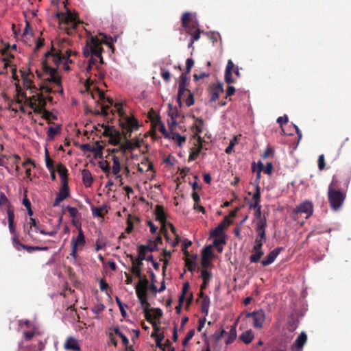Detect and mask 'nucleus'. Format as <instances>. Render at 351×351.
I'll return each mask as SVG.
<instances>
[{
  "label": "nucleus",
  "mask_w": 351,
  "mask_h": 351,
  "mask_svg": "<svg viewBox=\"0 0 351 351\" xmlns=\"http://www.w3.org/2000/svg\"><path fill=\"white\" fill-rule=\"evenodd\" d=\"M306 341V334L304 332H302L295 339L294 343L292 345V350L293 351H302Z\"/></svg>",
  "instance_id": "21"
},
{
  "label": "nucleus",
  "mask_w": 351,
  "mask_h": 351,
  "mask_svg": "<svg viewBox=\"0 0 351 351\" xmlns=\"http://www.w3.org/2000/svg\"><path fill=\"white\" fill-rule=\"evenodd\" d=\"M99 167L108 176L110 171V166L109 162L107 160H101L98 162Z\"/></svg>",
  "instance_id": "41"
},
{
  "label": "nucleus",
  "mask_w": 351,
  "mask_h": 351,
  "mask_svg": "<svg viewBox=\"0 0 351 351\" xmlns=\"http://www.w3.org/2000/svg\"><path fill=\"white\" fill-rule=\"evenodd\" d=\"M45 162L46 167L49 170L54 169L53 160L50 158L47 149L45 151Z\"/></svg>",
  "instance_id": "46"
},
{
  "label": "nucleus",
  "mask_w": 351,
  "mask_h": 351,
  "mask_svg": "<svg viewBox=\"0 0 351 351\" xmlns=\"http://www.w3.org/2000/svg\"><path fill=\"white\" fill-rule=\"evenodd\" d=\"M110 112L112 114H114V112L118 113L119 124L125 139V143L120 144L119 148L111 149L110 153L114 154L118 152H121L122 155H124L128 150H132L135 147V145L132 143L129 138L131 136V133L138 129V121L133 116L130 117L125 114L123 108V105L121 103L115 104L114 109H112Z\"/></svg>",
  "instance_id": "1"
},
{
  "label": "nucleus",
  "mask_w": 351,
  "mask_h": 351,
  "mask_svg": "<svg viewBox=\"0 0 351 351\" xmlns=\"http://www.w3.org/2000/svg\"><path fill=\"white\" fill-rule=\"evenodd\" d=\"M56 171L60 177L61 183H68V170L63 164L59 163L57 165Z\"/></svg>",
  "instance_id": "25"
},
{
  "label": "nucleus",
  "mask_w": 351,
  "mask_h": 351,
  "mask_svg": "<svg viewBox=\"0 0 351 351\" xmlns=\"http://www.w3.org/2000/svg\"><path fill=\"white\" fill-rule=\"evenodd\" d=\"M169 138L176 141L179 146H182V145L186 141V137L181 136L177 132H171Z\"/></svg>",
  "instance_id": "39"
},
{
  "label": "nucleus",
  "mask_w": 351,
  "mask_h": 351,
  "mask_svg": "<svg viewBox=\"0 0 351 351\" xmlns=\"http://www.w3.org/2000/svg\"><path fill=\"white\" fill-rule=\"evenodd\" d=\"M10 45H8L1 51L2 55L6 56L3 59V60L5 62V66H7L8 63L10 62V60L14 58V55L10 53H8Z\"/></svg>",
  "instance_id": "36"
},
{
  "label": "nucleus",
  "mask_w": 351,
  "mask_h": 351,
  "mask_svg": "<svg viewBox=\"0 0 351 351\" xmlns=\"http://www.w3.org/2000/svg\"><path fill=\"white\" fill-rule=\"evenodd\" d=\"M252 252H254V254H252L250 256V262L251 263H258V262H259L261 258L263 255V252L262 251V249L258 250H252Z\"/></svg>",
  "instance_id": "38"
},
{
  "label": "nucleus",
  "mask_w": 351,
  "mask_h": 351,
  "mask_svg": "<svg viewBox=\"0 0 351 351\" xmlns=\"http://www.w3.org/2000/svg\"><path fill=\"white\" fill-rule=\"evenodd\" d=\"M53 83V82L48 81L47 79H44L43 82L41 83L39 88V91H37L35 95L38 93H42L43 97L45 99V101H48L49 102L53 103V97L49 95V94L51 93H63V89L62 88V85H56L58 86L57 90H53L51 87L50 84Z\"/></svg>",
  "instance_id": "9"
},
{
  "label": "nucleus",
  "mask_w": 351,
  "mask_h": 351,
  "mask_svg": "<svg viewBox=\"0 0 351 351\" xmlns=\"http://www.w3.org/2000/svg\"><path fill=\"white\" fill-rule=\"evenodd\" d=\"M60 195L64 197L65 198L69 196V188L68 186V183H62V187L58 193Z\"/></svg>",
  "instance_id": "45"
},
{
  "label": "nucleus",
  "mask_w": 351,
  "mask_h": 351,
  "mask_svg": "<svg viewBox=\"0 0 351 351\" xmlns=\"http://www.w3.org/2000/svg\"><path fill=\"white\" fill-rule=\"evenodd\" d=\"M162 255L165 256V259H160V261H164V265L162 266V271H163V273L165 274V269H166V267H167V265L168 264V260L167 259V258H170L171 256V253L170 251H167L166 250H163V252H162Z\"/></svg>",
  "instance_id": "51"
},
{
  "label": "nucleus",
  "mask_w": 351,
  "mask_h": 351,
  "mask_svg": "<svg viewBox=\"0 0 351 351\" xmlns=\"http://www.w3.org/2000/svg\"><path fill=\"white\" fill-rule=\"evenodd\" d=\"M223 92V84L220 82L213 84L210 90V102H214L219 99V94Z\"/></svg>",
  "instance_id": "18"
},
{
  "label": "nucleus",
  "mask_w": 351,
  "mask_h": 351,
  "mask_svg": "<svg viewBox=\"0 0 351 351\" xmlns=\"http://www.w3.org/2000/svg\"><path fill=\"white\" fill-rule=\"evenodd\" d=\"M185 265L190 271H193L195 269V263L194 261L190 260L189 258H185Z\"/></svg>",
  "instance_id": "60"
},
{
  "label": "nucleus",
  "mask_w": 351,
  "mask_h": 351,
  "mask_svg": "<svg viewBox=\"0 0 351 351\" xmlns=\"http://www.w3.org/2000/svg\"><path fill=\"white\" fill-rule=\"evenodd\" d=\"M90 95L93 99H97V101L100 102L101 110H96L95 114L107 117L109 114L110 107L113 104L112 99L106 97L104 92L98 88L91 92Z\"/></svg>",
  "instance_id": "7"
},
{
  "label": "nucleus",
  "mask_w": 351,
  "mask_h": 351,
  "mask_svg": "<svg viewBox=\"0 0 351 351\" xmlns=\"http://www.w3.org/2000/svg\"><path fill=\"white\" fill-rule=\"evenodd\" d=\"M267 226V221L265 219L261 220L256 227L257 237L255 239V244L253 247V250H258L262 249L263 243L266 241L267 237L265 234V228Z\"/></svg>",
  "instance_id": "10"
},
{
  "label": "nucleus",
  "mask_w": 351,
  "mask_h": 351,
  "mask_svg": "<svg viewBox=\"0 0 351 351\" xmlns=\"http://www.w3.org/2000/svg\"><path fill=\"white\" fill-rule=\"evenodd\" d=\"M23 84L24 86L27 89H29L32 90V93H36L37 91H39V89H38L34 84L32 80L29 78V75L23 74Z\"/></svg>",
  "instance_id": "29"
},
{
  "label": "nucleus",
  "mask_w": 351,
  "mask_h": 351,
  "mask_svg": "<svg viewBox=\"0 0 351 351\" xmlns=\"http://www.w3.org/2000/svg\"><path fill=\"white\" fill-rule=\"evenodd\" d=\"M13 157L14 158V160L13 161V165H15V172H16V175H19L20 173V169H19V164L21 158L17 154H14L13 156Z\"/></svg>",
  "instance_id": "59"
},
{
  "label": "nucleus",
  "mask_w": 351,
  "mask_h": 351,
  "mask_svg": "<svg viewBox=\"0 0 351 351\" xmlns=\"http://www.w3.org/2000/svg\"><path fill=\"white\" fill-rule=\"evenodd\" d=\"M154 214L156 215V220L159 221L162 225L160 231L164 233L166 239L169 240V237L165 227L167 217L163 206L157 204L154 209Z\"/></svg>",
  "instance_id": "14"
},
{
  "label": "nucleus",
  "mask_w": 351,
  "mask_h": 351,
  "mask_svg": "<svg viewBox=\"0 0 351 351\" xmlns=\"http://www.w3.org/2000/svg\"><path fill=\"white\" fill-rule=\"evenodd\" d=\"M144 314L146 320L152 324L154 330L158 331L159 327L156 324V320L162 317V312L161 309L158 308L149 309L146 307L144 309Z\"/></svg>",
  "instance_id": "12"
},
{
  "label": "nucleus",
  "mask_w": 351,
  "mask_h": 351,
  "mask_svg": "<svg viewBox=\"0 0 351 351\" xmlns=\"http://www.w3.org/2000/svg\"><path fill=\"white\" fill-rule=\"evenodd\" d=\"M201 277L203 280V282L201 285L200 287L201 289H205L207 287L208 282L210 281L212 277V274L206 269H203L201 272Z\"/></svg>",
  "instance_id": "31"
},
{
  "label": "nucleus",
  "mask_w": 351,
  "mask_h": 351,
  "mask_svg": "<svg viewBox=\"0 0 351 351\" xmlns=\"http://www.w3.org/2000/svg\"><path fill=\"white\" fill-rule=\"evenodd\" d=\"M60 131V127L57 125L56 127H49L47 131V136L50 139H53L54 136L58 134Z\"/></svg>",
  "instance_id": "42"
},
{
  "label": "nucleus",
  "mask_w": 351,
  "mask_h": 351,
  "mask_svg": "<svg viewBox=\"0 0 351 351\" xmlns=\"http://www.w3.org/2000/svg\"><path fill=\"white\" fill-rule=\"evenodd\" d=\"M186 93H188V97L185 99V103L187 106H191L194 104L193 94L189 90Z\"/></svg>",
  "instance_id": "58"
},
{
  "label": "nucleus",
  "mask_w": 351,
  "mask_h": 351,
  "mask_svg": "<svg viewBox=\"0 0 351 351\" xmlns=\"http://www.w3.org/2000/svg\"><path fill=\"white\" fill-rule=\"evenodd\" d=\"M81 149L84 152H96L97 149L99 151H101L102 149V147L100 145H98L97 148L94 147H91L89 144H83L81 145Z\"/></svg>",
  "instance_id": "48"
},
{
  "label": "nucleus",
  "mask_w": 351,
  "mask_h": 351,
  "mask_svg": "<svg viewBox=\"0 0 351 351\" xmlns=\"http://www.w3.org/2000/svg\"><path fill=\"white\" fill-rule=\"evenodd\" d=\"M250 208L256 210L254 216L258 219L256 224H258L261 220H263V219L266 220L265 217H261V205H258L257 207H250ZM256 226L257 225H256Z\"/></svg>",
  "instance_id": "44"
},
{
  "label": "nucleus",
  "mask_w": 351,
  "mask_h": 351,
  "mask_svg": "<svg viewBox=\"0 0 351 351\" xmlns=\"http://www.w3.org/2000/svg\"><path fill=\"white\" fill-rule=\"evenodd\" d=\"M194 335H195V330L193 329V330H189L187 332L184 339H183L182 345L184 346H186L187 345V343H189V341L193 338Z\"/></svg>",
  "instance_id": "55"
},
{
  "label": "nucleus",
  "mask_w": 351,
  "mask_h": 351,
  "mask_svg": "<svg viewBox=\"0 0 351 351\" xmlns=\"http://www.w3.org/2000/svg\"><path fill=\"white\" fill-rule=\"evenodd\" d=\"M195 21L193 19V16L189 12H184L181 19L182 27H188L189 24L193 23Z\"/></svg>",
  "instance_id": "34"
},
{
  "label": "nucleus",
  "mask_w": 351,
  "mask_h": 351,
  "mask_svg": "<svg viewBox=\"0 0 351 351\" xmlns=\"http://www.w3.org/2000/svg\"><path fill=\"white\" fill-rule=\"evenodd\" d=\"M144 245L146 251L154 252L157 250V243H153L152 240H149V244Z\"/></svg>",
  "instance_id": "63"
},
{
  "label": "nucleus",
  "mask_w": 351,
  "mask_h": 351,
  "mask_svg": "<svg viewBox=\"0 0 351 351\" xmlns=\"http://www.w3.org/2000/svg\"><path fill=\"white\" fill-rule=\"evenodd\" d=\"M195 61L193 58H188L186 61V73H189L194 66Z\"/></svg>",
  "instance_id": "62"
},
{
  "label": "nucleus",
  "mask_w": 351,
  "mask_h": 351,
  "mask_svg": "<svg viewBox=\"0 0 351 351\" xmlns=\"http://www.w3.org/2000/svg\"><path fill=\"white\" fill-rule=\"evenodd\" d=\"M144 245H141L138 247V256L141 260H145L146 253L147 251L145 250Z\"/></svg>",
  "instance_id": "52"
},
{
  "label": "nucleus",
  "mask_w": 351,
  "mask_h": 351,
  "mask_svg": "<svg viewBox=\"0 0 351 351\" xmlns=\"http://www.w3.org/2000/svg\"><path fill=\"white\" fill-rule=\"evenodd\" d=\"M58 18L61 29L65 30L68 34H73L80 21L75 14L66 9V12H57Z\"/></svg>",
  "instance_id": "6"
},
{
  "label": "nucleus",
  "mask_w": 351,
  "mask_h": 351,
  "mask_svg": "<svg viewBox=\"0 0 351 351\" xmlns=\"http://www.w3.org/2000/svg\"><path fill=\"white\" fill-rule=\"evenodd\" d=\"M135 290L138 299L147 297L148 289L135 286Z\"/></svg>",
  "instance_id": "43"
},
{
  "label": "nucleus",
  "mask_w": 351,
  "mask_h": 351,
  "mask_svg": "<svg viewBox=\"0 0 351 351\" xmlns=\"http://www.w3.org/2000/svg\"><path fill=\"white\" fill-rule=\"evenodd\" d=\"M64 348L70 351H80L81 350L77 340L73 337H69L66 339L64 344Z\"/></svg>",
  "instance_id": "23"
},
{
  "label": "nucleus",
  "mask_w": 351,
  "mask_h": 351,
  "mask_svg": "<svg viewBox=\"0 0 351 351\" xmlns=\"http://www.w3.org/2000/svg\"><path fill=\"white\" fill-rule=\"evenodd\" d=\"M63 60H66L62 55L56 51L54 49L45 53V58L42 62V70H36V73L39 78H42L44 75L47 76L49 82H53L55 85H60L61 77L58 73V69L60 64Z\"/></svg>",
  "instance_id": "2"
},
{
  "label": "nucleus",
  "mask_w": 351,
  "mask_h": 351,
  "mask_svg": "<svg viewBox=\"0 0 351 351\" xmlns=\"http://www.w3.org/2000/svg\"><path fill=\"white\" fill-rule=\"evenodd\" d=\"M231 223V221L230 220L228 216H226L219 223L217 226L218 229H221L224 230Z\"/></svg>",
  "instance_id": "49"
},
{
  "label": "nucleus",
  "mask_w": 351,
  "mask_h": 351,
  "mask_svg": "<svg viewBox=\"0 0 351 351\" xmlns=\"http://www.w3.org/2000/svg\"><path fill=\"white\" fill-rule=\"evenodd\" d=\"M202 256H206L207 258H211L213 256V252L212 251V245L206 246L203 252Z\"/></svg>",
  "instance_id": "56"
},
{
  "label": "nucleus",
  "mask_w": 351,
  "mask_h": 351,
  "mask_svg": "<svg viewBox=\"0 0 351 351\" xmlns=\"http://www.w3.org/2000/svg\"><path fill=\"white\" fill-rule=\"evenodd\" d=\"M27 100L29 101V106L34 110V112L41 114V117L45 119L48 123H51V120L57 119L56 115L45 110L46 101L42 93L33 95L29 98H27Z\"/></svg>",
  "instance_id": "5"
},
{
  "label": "nucleus",
  "mask_w": 351,
  "mask_h": 351,
  "mask_svg": "<svg viewBox=\"0 0 351 351\" xmlns=\"http://www.w3.org/2000/svg\"><path fill=\"white\" fill-rule=\"evenodd\" d=\"M66 210H68L70 216L73 219L76 218L77 216L79 215V212H78L77 209L75 207H72L71 206H67ZM73 220H75V219H73Z\"/></svg>",
  "instance_id": "57"
},
{
  "label": "nucleus",
  "mask_w": 351,
  "mask_h": 351,
  "mask_svg": "<svg viewBox=\"0 0 351 351\" xmlns=\"http://www.w3.org/2000/svg\"><path fill=\"white\" fill-rule=\"evenodd\" d=\"M33 228H34V230L36 232H39V230H42L41 228H40L36 219L34 218L30 217L29 221L28 222L27 225L25 226V231H27L28 235L30 237H32V231Z\"/></svg>",
  "instance_id": "24"
},
{
  "label": "nucleus",
  "mask_w": 351,
  "mask_h": 351,
  "mask_svg": "<svg viewBox=\"0 0 351 351\" xmlns=\"http://www.w3.org/2000/svg\"><path fill=\"white\" fill-rule=\"evenodd\" d=\"M206 34V32H204V31H202L201 29L197 30V32L192 34L191 36V39L192 40V43H195V41H197L200 38V34Z\"/></svg>",
  "instance_id": "64"
},
{
  "label": "nucleus",
  "mask_w": 351,
  "mask_h": 351,
  "mask_svg": "<svg viewBox=\"0 0 351 351\" xmlns=\"http://www.w3.org/2000/svg\"><path fill=\"white\" fill-rule=\"evenodd\" d=\"M234 68V64L231 60H228L226 68L225 70V82L228 84L235 82V80L232 77V71Z\"/></svg>",
  "instance_id": "22"
},
{
  "label": "nucleus",
  "mask_w": 351,
  "mask_h": 351,
  "mask_svg": "<svg viewBox=\"0 0 351 351\" xmlns=\"http://www.w3.org/2000/svg\"><path fill=\"white\" fill-rule=\"evenodd\" d=\"M246 318H251L253 321V326L256 328H261L265 320V314L263 310L260 309L252 313L245 314Z\"/></svg>",
  "instance_id": "13"
},
{
  "label": "nucleus",
  "mask_w": 351,
  "mask_h": 351,
  "mask_svg": "<svg viewBox=\"0 0 351 351\" xmlns=\"http://www.w3.org/2000/svg\"><path fill=\"white\" fill-rule=\"evenodd\" d=\"M187 73H182L180 75V81L179 82V86H178V93L177 96V101L179 104L180 106L182 105V93H186V91L189 90L187 89Z\"/></svg>",
  "instance_id": "17"
},
{
  "label": "nucleus",
  "mask_w": 351,
  "mask_h": 351,
  "mask_svg": "<svg viewBox=\"0 0 351 351\" xmlns=\"http://www.w3.org/2000/svg\"><path fill=\"white\" fill-rule=\"evenodd\" d=\"M346 197V192L340 187V182L337 176H333L328 189V199L330 208L334 210H339L343 205Z\"/></svg>",
  "instance_id": "4"
},
{
  "label": "nucleus",
  "mask_w": 351,
  "mask_h": 351,
  "mask_svg": "<svg viewBox=\"0 0 351 351\" xmlns=\"http://www.w3.org/2000/svg\"><path fill=\"white\" fill-rule=\"evenodd\" d=\"M195 145V147H193L191 149L190 154L189 156V161L195 160L201 154L202 149H203V145L202 138L200 136H197V141Z\"/></svg>",
  "instance_id": "20"
},
{
  "label": "nucleus",
  "mask_w": 351,
  "mask_h": 351,
  "mask_svg": "<svg viewBox=\"0 0 351 351\" xmlns=\"http://www.w3.org/2000/svg\"><path fill=\"white\" fill-rule=\"evenodd\" d=\"M92 212L93 215L95 217H104V216L108 213V209L106 206L104 205L99 207H93Z\"/></svg>",
  "instance_id": "33"
},
{
  "label": "nucleus",
  "mask_w": 351,
  "mask_h": 351,
  "mask_svg": "<svg viewBox=\"0 0 351 351\" xmlns=\"http://www.w3.org/2000/svg\"><path fill=\"white\" fill-rule=\"evenodd\" d=\"M102 43L96 36H91L89 40H87L86 46L83 49V54L85 57L90 56L88 64L86 66V71L90 72L93 66H95L97 69H99L97 65V58L99 59L101 64L104 63L103 58L101 56L103 47L101 46Z\"/></svg>",
  "instance_id": "3"
},
{
  "label": "nucleus",
  "mask_w": 351,
  "mask_h": 351,
  "mask_svg": "<svg viewBox=\"0 0 351 351\" xmlns=\"http://www.w3.org/2000/svg\"><path fill=\"white\" fill-rule=\"evenodd\" d=\"M188 27H182L186 29V33L189 35H191L192 34L197 32V30H199L198 22L197 20H195V21L193 23L189 24L187 25Z\"/></svg>",
  "instance_id": "37"
},
{
  "label": "nucleus",
  "mask_w": 351,
  "mask_h": 351,
  "mask_svg": "<svg viewBox=\"0 0 351 351\" xmlns=\"http://www.w3.org/2000/svg\"><path fill=\"white\" fill-rule=\"evenodd\" d=\"M131 217H132L131 215H129L128 218L127 219V228L125 229V232L127 233H130L134 230V224L131 219Z\"/></svg>",
  "instance_id": "61"
},
{
  "label": "nucleus",
  "mask_w": 351,
  "mask_h": 351,
  "mask_svg": "<svg viewBox=\"0 0 351 351\" xmlns=\"http://www.w3.org/2000/svg\"><path fill=\"white\" fill-rule=\"evenodd\" d=\"M7 214L9 230L11 233L14 234L15 232L14 208L10 206L8 207L7 210Z\"/></svg>",
  "instance_id": "26"
},
{
  "label": "nucleus",
  "mask_w": 351,
  "mask_h": 351,
  "mask_svg": "<svg viewBox=\"0 0 351 351\" xmlns=\"http://www.w3.org/2000/svg\"><path fill=\"white\" fill-rule=\"evenodd\" d=\"M313 212V204L309 201H305L302 203H301L300 205H298L296 208L295 209V213L297 214H304L305 218L308 219L309 217H311Z\"/></svg>",
  "instance_id": "16"
},
{
  "label": "nucleus",
  "mask_w": 351,
  "mask_h": 351,
  "mask_svg": "<svg viewBox=\"0 0 351 351\" xmlns=\"http://www.w3.org/2000/svg\"><path fill=\"white\" fill-rule=\"evenodd\" d=\"M254 337V332L251 329H250V330H247L243 332L241 335H240L239 338L244 343L249 344L252 341Z\"/></svg>",
  "instance_id": "28"
},
{
  "label": "nucleus",
  "mask_w": 351,
  "mask_h": 351,
  "mask_svg": "<svg viewBox=\"0 0 351 351\" xmlns=\"http://www.w3.org/2000/svg\"><path fill=\"white\" fill-rule=\"evenodd\" d=\"M72 223L75 226L78 230V235L76 238H73L71 241V252L70 254L73 258L76 257L77 250L78 246H84L85 245V237L80 225H77L75 220H72Z\"/></svg>",
  "instance_id": "11"
},
{
  "label": "nucleus",
  "mask_w": 351,
  "mask_h": 351,
  "mask_svg": "<svg viewBox=\"0 0 351 351\" xmlns=\"http://www.w3.org/2000/svg\"><path fill=\"white\" fill-rule=\"evenodd\" d=\"M209 306L210 298L209 297H205L204 300H202L201 304V311L204 314H205V316H206L208 313Z\"/></svg>",
  "instance_id": "40"
},
{
  "label": "nucleus",
  "mask_w": 351,
  "mask_h": 351,
  "mask_svg": "<svg viewBox=\"0 0 351 351\" xmlns=\"http://www.w3.org/2000/svg\"><path fill=\"white\" fill-rule=\"evenodd\" d=\"M237 337L236 324L231 326V328L228 334V337L226 340L227 345L231 344Z\"/></svg>",
  "instance_id": "35"
},
{
  "label": "nucleus",
  "mask_w": 351,
  "mask_h": 351,
  "mask_svg": "<svg viewBox=\"0 0 351 351\" xmlns=\"http://www.w3.org/2000/svg\"><path fill=\"white\" fill-rule=\"evenodd\" d=\"M112 160L113 161V166L112 168V171L114 176H116V178H121V175L119 174L121 171V163L119 158L115 155H114L112 158Z\"/></svg>",
  "instance_id": "27"
},
{
  "label": "nucleus",
  "mask_w": 351,
  "mask_h": 351,
  "mask_svg": "<svg viewBox=\"0 0 351 351\" xmlns=\"http://www.w3.org/2000/svg\"><path fill=\"white\" fill-rule=\"evenodd\" d=\"M70 41L68 38H63L60 40L57 47L52 46L51 49H54V51L56 53L62 55L64 58L66 59L67 62H73L72 60H71V56L73 53L74 55H77V52H73L69 47Z\"/></svg>",
  "instance_id": "8"
},
{
  "label": "nucleus",
  "mask_w": 351,
  "mask_h": 351,
  "mask_svg": "<svg viewBox=\"0 0 351 351\" xmlns=\"http://www.w3.org/2000/svg\"><path fill=\"white\" fill-rule=\"evenodd\" d=\"M130 272L134 275L136 278H141L142 276V271H141V269H142V267H136V266H132L131 267H130Z\"/></svg>",
  "instance_id": "50"
},
{
  "label": "nucleus",
  "mask_w": 351,
  "mask_h": 351,
  "mask_svg": "<svg viewBox=\"0 0 351 351\" xmlns=\"http://www.w3.org/2000/svg\"><path fill=\"white\" fill-rule=\"evenodd\" d=\"M148 285L149 280H147V277L144 275L139 278V282L136 286L148 289Z\"/></svg>",
  "instance_id": "47"
},
{
  "label": "nucleus",
  "mask_w": 351,
  "mask_h": 351,
  "mask_svg": "<svg viewBox=\"0 0 351 351\" xmlns=\"http://www.w3.org/2000/svg\"><path fill=\"white\" fill-rule=\"evenodd\" d=\"M261 187L257 184L256 186V191L254 194L253 195L252 199L254 201L253 204H250V207H257L260 204L261 202Z\"/></svg>",
  "instance_id": "30"
},
{
  "label": "nucleus",
  "mask_w": 351,
  "mask_h": 351,
  "mask_svg": "<svg viewBox=\"0 0 351 351\" xmlns=\"http://www.w3.org/2000/svg\"><path fill=\"white\" fill-rule=\"evenodd\" d=\"M82 180L86 186H90L93 183V177L89 170L84 169L82 171Z\"/></svg>",
  "instance_id": "32"
},
{
  "label": "nucleus",
  "mask_w": 351,
  "mask_h": 351,
  "mask_svg": "<svg viewBox=\"0 0 351 351\" xmlns=\"http://www.w3.org/2000/svg\"><path fill=\"white\" fill-rule=\"evenodd\" d=\"M283 250L282 247H276L271 251L266 257L261 261V265L263 266H267L275 261L280 252Z\"/></svg>",
  "instance_id": "19"
},
{
  "label": "nucleus",
  "mask_w": 351,
  "mask_h": 351,
  "mask_svg": "<svg viewBox=\"0 0 351 351\" xmlns=\"http://www.w3.org/2000/svg\"><path fill=\"white\" fill-rule=\"evenodd\" d=\"M25 250L28 252H32L33 251H46V250H48V247H39V246L26 245Z\"/></svg>",
  "instance_id": "54"
},
{
  "label": "nucleus",
  "mask_w": 351,
  "mask_h": 351,
  "mask_svg": "<svg viewBox=\"0 0 351 351\" xmlns=\"http://www.w3.org/2000/svg\"><path fill=\"white\" fill-rule=\"evenodd\" d=\"M12 243L14 247L19 251H20L21 249L25 250L27 245L21 243L17 238L13 239Z\"/></svg>",
  "instance_id": "53"
},
{
  "label": "nucleus",
  "mask_w": 351,
  "mask_h": 351,
  "mask_svg": "<svg viewBox=\"0 0 351 351\" xmlns=\"http://www.w3.org/2000/svg\"><path fill=\"white\" fill-rule=\"evenodd\" d=\"M103 135L109 137V143L113 145H118L121 141V135L119 131L112 127H107L105 128Z\"/></svg>",
  "instance_id": "15"
}]
</instances>
